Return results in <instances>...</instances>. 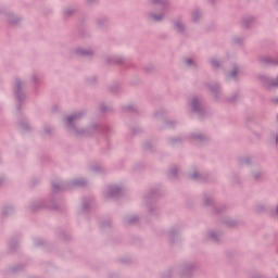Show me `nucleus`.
Returning a JSON list of instances; mask_svg holds the SVG:
<instances>
[{
	"label": "nucleus",
	"mask_w": 278,
	"mask_h": 278,
	"mask_svg": "<svg viewBox=\"0 0 278 278\" xmlns=\"http://www.w3.org/2000/svg\"><path fill=\"white\" fill-rule=\"evenodd\" d=\"M67 121H68V123H71V121H73V118H72V117H68V119H67Z\"/></svg>",
	"instance_id": "2"
},
{
	"label": "nucleus",
	"mask_w": 278,
	"mask_h": 278,
	"mask_svg": "<svg viewBox=\"0 0 278 278\" xmlns=\"http://www.w3.org/2000/svg\"><path fill=\"white\" fill-rule=\"evenodd\" d=\"M192 61L191 60H187V64H190Z\"/></svg>",
	"instance_id": "1"
}]
</instances>
